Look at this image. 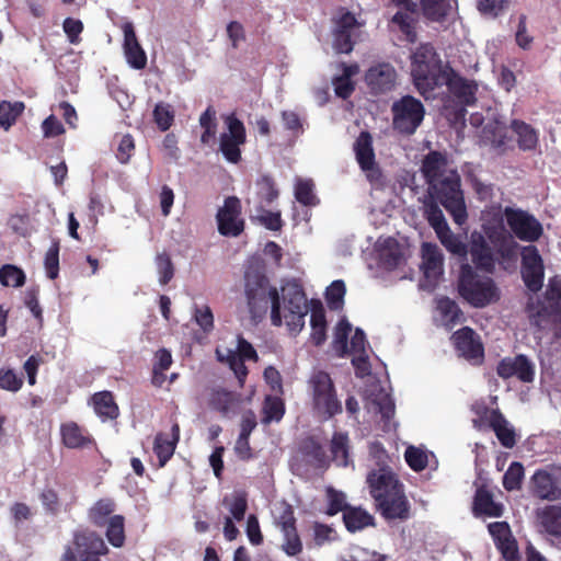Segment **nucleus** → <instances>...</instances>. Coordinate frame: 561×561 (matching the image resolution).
<instances>
[{"instance_id": "8fccbe9b", "label": "nucleus", "mask_w": 561, "mask_h": 561, "mask_svg": "<svg viewBox=\"0 0 561 561\" xmlns=\"http://www.w3.org/2000/svg\"><path fill=\"white\" fill-rule=\"evenodd\" d=\"M0 283L5 287H21L25 283V274L15 265L4 264L0 267Z\"/></svg>"}, {"instance_id": "c03bdc74", "label": "nucleus", "mask_w": 561, "mask_h": 561, "mask_svg": "<svg viewBox=\"0 0 561 561\" xmlns=\"http://www.w3.org/2000/svg\"><path fill=\"white\" fill-rule=\"evenodd\" d=\"M199 125L204 129L201 135V141L207 145L215 138L217 131L216 111L211 105L202 113Z\"/></svg>"}, {"instance_id": "9b49d317", "label": "nucleus", "mask_w": 561, "mask_h": 561, "mask_svg": "<svg viewBox=\"0 0 561 561\" xmlns=\"http://www.w3.org/2000/svg\"><path fill=\"white\" fill-rule=\"evenodd\" d=\"M227 131L219 137V151L224 158L233 164L241 161V146L247 142V130L243 122L236 114L226 116Z\"/></svg>"}, {"instance_id": "473e14b6", "label": "nucleus", "mask_w": 561, "mask_h": 561, "mask_svg": "<svg viewBox=\"0 0 561 561\" xmlns=\"http://www.w3.org/2000/svg\"><path fill=\"white\" fill-rule=\"evenodd\" d=\"M116 503L111 497L98 500L88 512V518L95 527H104L110 518L114 515Z\"/></svg>"}, {"instance_id": "4be33fe9", "label": "nucleus", "mask_w": 561, "mask_h": 561, "mask_svg": "<svg viewBox=\"0 0 561 561\" xmlns=\"http://www.w3.org/2000/svg\"><path fill=\"white\" fill-rule=\"evenodd\" d=\"M124 32V55L128 65L137 70H141L147 66V55L139 44L134 25L125 23L123 26Z\"/></svg>"}, {"instance_id": "09e8293b", "label": "nucleus", "mask_w": 561, "mask_h": 561, "mask_svg": "<svg viewBox=\"0 0 561 561\" xmlns=\"http://www.w3.org/2000/svg\"><path fill=\"white\" fill-rule=\"evenodd\" d=\"M263 422H279L285 414V404L283 400L278 397H266L263 407Z\"/></svg>"}, {"instance_id": "7c9ffc66", "label": "nucleus", "mask_w": 561, "mask_h": 561, "mask_svg": "<svg viewBox=\"0 0 561 561\" xmlns=\"http://www.w3.org/2000/svg\"><path fill=\"white\" fill-rule=\"evenodd\" d=\"M436 310L439 314L440 322L447 329L454 328L463 319V313L457 302L449 297H440L437 299Z\"/></svg>"}, {"instance_id": "c9c22d12", "label": "nucleus", "mask_w": 561, "mask_h": 561, "mask_svg": "<svg viewBox=\"0 0 561 561\" xmlns=\"http://www.w3.org/2000/svg\"><path fill=\"white\" fill-rule=\"evenodd\" d=\"M439 201L431 198V201L424 203V217L428 225L434 229L436 236L442 232H446L449 226L445 219L442 209L438 206Z\"/></svg>"}, {"instance_id": "aec40b11", "label": "nucleus", "mask_w": 561, "mask_h": 561, "mask_svg": "<svg viewBox=\"0 0 561 561\" xmlns=\"http://www.w3.org/2000/svg\"><path fill=\"white\" fill-rule=\"evenodd\" d=\"M241 403L242 398L240 393L225 388L211 389L208 397V407L218 412L222 417L236 415L240 410Z\"/></svg>"}, {"instance_id": "37998d69", "label": "nucleus", "mask_w": 561, "mask_h": 561, "mask_svg": "<svg viewBox=\"0 0 561 561\" xmlns=\"http://www.w3.org/2000/svg\"><path fill=\"white\" fill-rule=\"evenodd\" d=\"M222 504L228 507L231 518L241 522L248 510V499L244 491L236 492L231 497L225 496Z\"/></svg>"}, {"instance_id": "774afa93", "label": "nucleus", "mask_w": 561, "mask_h": 561, "mask_svg": "<svg viewBox=\"0 0 561 561\" xmlns=\"http://www.w3.org/2000/svg\"><path fill=\"white\" fill-rule=\"evenodd\" d=\"M388 556L379 553L375 550L357 547L353 550L350 559L344 561H387Z\"/></svg>"}, {"instance_id": "bb28decb", "label": "nucleus", "mask_w": 561, "mask_h": 561, "mask_svg": "<svg viewBox=\"0 0 561 561\" xmlns=\"http://www.w3.org/2000/svg\"><path fill=\"white\" fill-rule=\"evenodd\" d=\"M353 150L360 169L371 168L373 162L376 161V154L373 147V136L369 131L363 130L359 133L353 145Z\"/></svg>"}, {"instance_id": "393cba45", "label": "nucleus", "mask_w": 561, "mask_h": 561, "mask_svg": "<svg viewBox=\"0 0 561 561\" xmlns=\"http://www.w3.org/2000/svg\"><path fill=\"white\" fill-rule=\"evenodd\" d=\"M472 511L476 516L501 517L504 507L503 504L494 501L491 491L480 486L474 493Z\"/></svg>"}, {"instance_id": "a211bd4d", "label": "nucleus", "mask_w": 561, "mask_h": 561, "mask_svg": "<svg viewBox=\"0 0 561 561\" xmlns=\"http://www.w3.org/2000/svg\"><path fill=\"white\" fill-rule=\"evenodd\" d=\"M468 253L478 270L492 272L495 265L493 250L484 234L480 231H472L468 242Z\"/></svg>"}, {"instance_id": "69168bd1", "label": "nucleus", "mask_w": 561, "mask_h": 561, "mask_svg": "<svg viewBox=\"0 0 561 561\" xmlns=\"http://www.w3.org/2000/svg\"><path fill=\"white\" fill-rule=\"evenodd\" d=\"M275 524L280 529V531L297 527L295 511L290 504L286 502L282 503V511L279 515L275 518Z\"/></svg>"}, {"instance_id": "3c124183", "label": "nucleus", "mask_w": 561, "mask_h": 561, "mask_svg": "<svg viewBox=\"0 0 561 561\" xmlns=\"http://www.w3.org/2000/svg\"><path fill=\"white\" fill-rule=\"evenodd\" d=\"M327 500L328 507L325 514L328 516H334L350 507L351 505L346 502V495L342 491H337L332 486L327 488Z\"/></svg>"}, {"instance_id": "1a4fd4ad", "label": "nucleus", "mask_w": 561, "mask_h": 561, "mask_svg": "<svg viewBox=\"0 0 561 561\" xmlns=\"http://www.w3.org/2000/svg\"><path fill=\"white\" fill-rule=\"evenodd\" d=\"M283 300L285 304V321L291 331H299L305 324V317L308 313L307 297L301 284L290 280L282 287Z\"/></svg>"}, {"instance_id": "864d4df0", "label": "nucleus", "mask_w": 561, "mask_h": 561, "mask_svg": "<svg viewBox=\"0 0 561 561\" xmlns=\"http://www.w3.org/2000/svg\"><path fill=\"white\" fill-rule=\"evenodd\" d=\"M59 241L54 240L47 250L44 259L46 275L50 279H55L59 274Z\"/></svg>"}, {"instance_id": "4468645a", "label": "nucleus", "mask_w": 561, "mask_h": 561, "mask_svg": "<svg viewBox=\"0 0 561 561\" xmlns=\"http://www.w3.org/2000/svg\"><path fill=\"white\" fill-rule=\"evenodd\" d=\"M242 206L237 196H228L216 215L218 232L224 237H239L244 230Z\"/></svg>"}, {"instance_id": "338daca9", "label": "nucleus", "mask_w": 561, "mask_h": 561, "mask_svg": "<svg viewBox=\"0 0 561 561\" xmlns=\"http://www.w3.org/2000/svg\"><path fill=\"white\" fill-rule=\"evenodd\" d=\"M23 386V379L18 377L13 369H0V388L11 392L19 391Z\"/></svg>"}, {"instance_id": "0e129e2a", "label": "nucleus", "mask_w": 561, "mask_h": 561, "mask_svg": "<svg viewBox=\"0 0 561 561\" xmlns=\"http://www.w3.org/2000/svg\"><path fill=\"white\" fill-rule=\"evenodd\" d=\"M280 117L284 128L288 130L294 138L299 137L304 133V123L299 114L294 111H282Z\"/></svg>"}, {"instance_id": "f03ea898", "label": "nucleus", "mask_w": 561, "mask_h": 561, "mask_svg": "<svg viewBox=\"0 0 561 561\" xmlns=\"http://www.w3.org/2000/svg\"><path fill=\"white\" fill-rule=\"evenodd\" d=\"M412 77L417 91L425 98L436 88L446 84L448 98L468 106L477 103V81L460 76L453 68L443 69L440 66L416 60L412 68Z\"/></svg>"}, {"instance_id": "0eeeda50", "label": "nucleus", "mask_w": 561, "mask_h": 561, "mask_svg": "<svg viewBox=\"0 0 561 561\" xmlns=\"http://www.w3.org/2000/svg\"><path fill=\"white\" fill-rule=\"evenodd\" d=\"M311 389L313 409L325 419H331L342 413V403L337 398L336 390L331 376L323 371H314L309 381Z\"/></svg>"}, {"instance_id": "6e6d98bb", "label": "nucleus", "mask_w": 561, "mask_h": 561, "mask_svg": "<svg viewBox=\"0 0 561 561\" xmlns=\"http://www.w3.org/2000/svg\"><path fill=\"white\" fill-rule=\"evenodd\" d=\"M296 199L305 206H314L318 199L313 193V183L310 180H300L295 186Z\"/></svg>"}, {"instance_id": "7ed1b4c3", "label": "nucleus", "mask_w": 561, "mask_h": 561, "mask_svg": "<svg viewBox=\"0 0 561 561\" xmlns=\"http://www.w3.org/2000/svg\"><path fill=\"white\" fill-rule=\"evenodd\" d=\"M370 494L380 514L388 520H405L410 516V504L403 485L389 469L381 468L367 476Z\"/></svg>"}, {"instance_id": "a18cd8bd", "label": "nucleus", "mask_w": 561, "mask_h": 561, "mask_svg": "<svg viewBox=\"0 0 561 561\" xmlns=\"http://www.w3.org/2000/svg\"><path fill=\"white\" fill-rule=\"evenodd\" d=\"M283 543L282 551L288 557H297L302 552L304 546L301 538L298 534L297 527L282 530Z\"/></svg>"}, {"instance_id": "f257e3e1", "label": "nucleus", "mask_w": 561, "mask_h": 561, "mask_svg": "<svg viewBox=\"0 0 561 561\" xmlns=\"http://www.w3.org/2000/svg\"><path fill=\"white\" fill-rule=\"evenodd\" d=\"M421 173L431 198L449 213L455 224L462 226L468 219L461 179L456 169L449 168L446 152L431 150L422 159Z\"/></svg>"}, {"instance_id": "5fc2aeb1", "label": "nucleus", "mask_w": 561, "mask_h": 561, "mask_svg": "<svg viewBox=\"0 0 561 561\" xmlns=\"http://www.w3.org/2000/svg\"><path fill=\"white\" fill-rule=\"evenodd\" d=\"M404 459L409 467L415 472L424 470L428 463L426 453L415 446H409L405 449Z\"/></svg>"}, {"instance_id": "c85d7f7f", "label": "nucleus", "mask_w": 561, "mask_h": 561, "mask_svg": "<svg viewBox=\"0 0 561 561\" xmlns=\"http://www.w3.org/2000/svg\"><path fill=\"white\" fill-rule=\"evenodd\" d=\"M60 435L62 444L70 449L83 448L92 442L89 434L72 421L61 424Z\"/></svg>"}, {"instance_id": "b1692460", "label": "nucleus", "mask_w": 561, "mask_h": 561, "mask_svg": "<svg viewBox=\"0 0 561 561\" xmlns=\"http://www.w3.org/2000/svg\"><path fill=\"white\" fill-rule=\"evenodd\" d=\"M422 15L430 22L443 23L457 9V0H419Z\"/></svg>"}, {"instance_id": "39448f33", "label": "nucleus", "mask_w": 561, "mask_h": 561, "mask_svg": "<svg viewBox=\"0 0 561 561\" xmlns=\"http://www.w3.org/2000/svg\"><path fill=\"white\" fill-rule=\"evenodd\" d=\"M458 291L468 304L476 308H483L499 298L493 279L480 276L468 263H462L460 266Z\"/></svg>"}, {"instance_id": "423d86ee", "label": "nucleus", "mask_w": 561, "mask_h": 561, "mask_svg": "<svg viewBox=\"0 0 561 561\" xmlns=\"http://www.w3.org/2000/svg\"><path fill=\"white\" fill-rule=\"evenodd\" d=\"M108 553L104 539L90 528H79L72 533L71 541L65 546L61 561H88Z\"/></svg>"}, {"instance_id": "4d7b16f0", "label": "nucleus", "mask_w": 561, "mask_h": 561, "mask_svg": "<svg viewBox=\"0 0 561 561\" xmlns=\"http://www.w3.org/2000/svg\"><path fill=\"white\" fill-rule=\"evenodd\" d=\"M257 194L267 204H272L278 197L276 183L271 175H262L257 182Z\"/></svg>"}, {"instance_id": "cd10ccee", "label": "nucleus", "mask_w": 561, "mask_h": 561, "mask_svg": "<svg viewBox=\"0 0 561 561\" xmlns=\"http://www.w3.org/2000/svg\"><path fill=\"white\" fill-rule=\"evenodd\" d=\"M511 129L517 137L518 148L523 151H533L539 142V133L531 125L520 119L511 122Z\"/></svg>"}, {"instance_id": "6e6552de", "label": "nucleus", "mask_w": 561, "mask_h": 561, "mask_svg": "<svg viewBox=\"0 0 561 561\" xmlns=\"http://www.w3.org/2000/svg\"><path fill=\"white\" fill-rule=\"evenodd\" d=\"M392 126L398 133L411 136L425 117L424 104L412 95H403L391 105Z\"/></svg>"}, {"instance_id": "bf43d9fd", "label": "nucleus", "mask_w": 561, "mask_h": 561, "mask_svg": "<svg viewBox=\"0 0 561 561\" xmlns=\"http://www.w3.org/2000/svg\"><path fill=\"white\" fill-rule=\"evenodd\" d=\"M226 362L229 365L230 369L233 371L234 376L238 379L239 386L243 387L245 379L248 377L249 370L245 366V360L238 355V353H234V351L229 350Z\"/></svg>"}, {"instance_id": "20e7f679", "label": "nucleus", "mask_w": 561, "mask_h": 561, "mask_svg": "<svg viewBox=\"0 0 561 561\" xmlns=\"http://www.w3.org/2000/svg\"><path fill=\"white\" fill-rule=\"evenodd\" d=\"M244 293L249 311L253 318L262 317L267 312L271 304V321L280 327L283 317L280 312V297L277 288L270 286L264 267L251 264L244 271Z\"/></svg>"}, {"instance_id": "f704fd0d", "label": "nucleus", "mask_w": 561, "mask_h": 561, "mask_svg": "<svg viewBox=\"0 0 561 561\" xmlns=\"http://www.w3.org/2000/svg\"><path fill=\"white\" fill-rule=\"evenodd\" d=\"M95 413L103 420H115L119 415V409L111 391H100L92 396Z\"/></svg>"}, {"instance_id": "680f3d73", "label": "nucleus", "mask_w": 561, "mask_h": 561, "mask_svg": "<svg viewBox=\"0 0 561 561\" xmlns=\"http://www.w3.org/2000/svg\"><path fill=\"white\" fill-rule=\"evenodd\" d=\"M345 293L346 288L343 280L337 279L331 283L325 291V299L330 309H337L342 305Z\"/></svg>"}, {"instance_id": "f8f14e48", "label": "nucleus", "mask_w": 561, "mask_h": 561, "mask_svg": "<svg viewBox=\"0 0 561 561\" xmlns=\"http://www.w3.org/2000/svg\"><path fill=\"white\" fill-rule=\"evenodd\" d=\"M531 494L540 500L561 499V468L551 466L537 469L529 481Z\"/></svg>"}, {"instance_id": "e433bc0d", "label": "nucleus", "mask_w": 561, "mask_h": 561, "mask_svg": "<svg viewBox=\"0 0 561 561\" xmlns=\"http://www.w3.org/2000/svg\"><path fill=\"white\" fill-rule=\"evenodd\" d=\"M105 537L114 548H122L125 545V517L123 515H113L105 524Z\"/></svg>"}, {"instance_id": "5701e85b", "label": "nucleus", "mask_w": 561, "mask_h": 561, "mask_svg": "<svg viewBox=\"0 0 561 561\" xmlns=\"http://www.w3.org/2000/svg\"><path fill=\"white\" fill-rule=\"evenodd\" d=\"M180 440V425L174 422L171 433H158L153 442V451L159 460V467L162 468L173 456L176 445Z\"/></svg>"}, {"instance_id": "e2e57ef3", "label": "nucleus", "mask_w": 561, "mask_h": 561, "mask_svg": "<svg viewBox=\"0 0 561 561\" xmlns=\"http://www.w3.org/2000/svg\"><path fill=\"white\" fill-rule=\"evenodd\" d=\"M545 297L551 309L561 313V279L558 277L549 279Z\"/></svg>"}, {"instance_id": "412c9836", "label": "nucleus", "mask_w": 561, "mask_h": 561, "mask_svg": "<svg viewBox=\"0 0 561 561\" xmlns=\"http://www.w3.org/2000/svg\"><path fill=\"white\" fill-rule=\"evenodd\" d=\"M396 78V70L389 64L373 66L365 75V81L375 94L390 91L394 85Z\"/></svg>"}, {"instance_id": "49530a36", "label": "nucleus", "mask_w": 561, "mask_h": 561, "mask_svg": "<svg viewBox=\"0 0 561 561\" xmlns=\"http://www.w3.org/2000/svg\"><path fill=\"white\" fill-rule=\"evenodd\" d=\"M24 107L22 102L10 103L2 101L0 103V127L10 128L23 113Z\"/></svg>"}, {"instance_id": "603ef678", "label": "nucleus", "mask_w": 561, "mask_h": 561, "mask_svg": "<svg viewBox=\"0 0 561 561\" xmlns=\"http://www.w3.org/2000/svg\"><path fill=\"white\" fill-rule=\"evenodd\" d=\"M153 121L161 131H167L174 122V112L170 104L158 103L153 108Z\"/></svg>"}, {"instance_id": "9d476101", "label": "nucleus", "mask_w": 561, "mask_h": 561, "mask_svg": "<svg viewBox=\"0 0 561 561\" xmlns=\"http://www.w3.org/2000/svg\"><path fill=\"white\" fill-rule=\"evenodd\" d=\"M502 215L513 234L520 241L535 242L541 238L542 225L528 211L507 206L503 209Z\"/></svg>"}, {"instance_id": "2f4dec72", "label": "nucleus", "mask_w": 561, "mask_h": 561, "mask_svg": "<svg viewBox=\"0 0 561 561\" xmlns=\"http://www.w3.org/2000/svg\"><path fill=\"white\" fill-rule=\"evenodd\" d=\"M489 423L502 446L505 448H513L515 446V432L508 427L506 419L499 410L491 412Z\"/></svg>"}, {"instance_id": "2eb2a0df", "label": "nucleus", "mask_w": 561, "mask_h": 561, "mask_svg": "<svg viewBox=\"0 0 561 561\" xmlns=\"http://www.w3.org/2000/svg\"><path fill=\"white\" fill-rule=\"evenodd\" d=\"M457 352L473 365H480L484 359V347L480 336L469 327H463L453 334Z\"/></svg>"}, {"instance_id": "a878e982", "label": "nucleus", "mask_w": 561, "mask_h": 561, "mask_svg": "<svg viewBox=\"0 0 561 561\" xmlns=\"http://www.w3.org/2000/svg\"><path fill=\"white\" fill-rule=\"evenodd\" d=\"M343 523L347 531L355 534L375 526V517L360 506H350L344 511Z\"/></svg>"}, {"instance_id": "4c0bfd02", "label": "nucleus", "mask_w": 561, "mask_h": 561, "mask_svg": "<svg viewBox=\"0 0 561 561\" xmlns=\"http://www.w3.org/2000/svg\"><path fill=\"white\" fill-rule=\"evenodd\" d=\"M540 523L547 534L561 538V506L552 505L546 507L540 514Z\"/></svg>"}, {"instance_id": "13d9d810", "label": "nucleus", "mask_w": 561, "mask_h": 561, "mask_svg": "<svg viewBox=\"0 0 561 561\" xmlns=\"http://www.w3.org/2000/svg\"><path fill=\"white\" fill-rule=\"evenodd\" d=\"M156 264L161 285H167L174 276V265L171 256L167 252L159 253L156 256Z\"/></svg>"}, {"instance_id": "79ce46f5", "label": "nucleus", "mask_w": 561, "mask_h": 561, "mask_svg": "<svg viewBox=\"0 0 561 561\" xmlns=\"http://www.w3.org/2000/svg\"><path fill=\"white\" fill-rule=\"evenodd\" d=\"M348 437L343 433H334L331 440V454L333 460L342 467L348 465Z\"/></svg>"}, {"instance_id": "58836bf2", "label": "nucleus", "mask_w": 561, "mask_h": 561, "mask_svg": "<svg viewBox=\"0 0 561 561\" xmlns=\"http://www.w3.org/2000/svg\"><path fill=\"white\" fill-rule=\"evenodd\" d=\"M437 238L448 252L467 263L468 244L462 241L460 236L453 233L449 228L446 230V232L444 231L438 234Z\"/></svg>"}, {"instance_id": "f3484780", "label": "nucleus", "mask_w": 561, "mask_h": 561, "mask_svg": "<svg viewBox=\"0 0 561 561\" xmlns=\"http://www.w3.org/2000/svg\"><path fill=\"white\" fill-rule=\"evenodd\" d=\"M496 374L502 379L516 377L522 382H531L535 378V366L524 354L502 358L496 366Z\"/></svg>"}, {"instance_id": "052dcab7", "label": "nucleus", "mask_w": 561, "mask_h": 561, "mask_svg": "<svg viewBox=\"0 0 561 561\" xmlns=\"http://www.w3.org/2000/svg\"><path fill=\"white\" fill-rule=\"evenodd\" d=\"M351 331L352 325L345 319L340 320L336 324L333 344L335 350L340 351L341 356H343L347 351V341Z\"/></svg>"}, {"instance_id": "a19ab883", "label": "nucleus", "mask_w": 561, "mask_h": 561, "mask_svg": "<svg viewBox=\"0 0 561 561\" xmlns=\"http://www.w3.org/2000/svg\"><path fill=\"white\" fill-rule=\"evenodd\" d=\"M468 105H463L451 98L444 100L443 114L450 125H463L466 122Z\"/></svg>"}, {"instance_id": "6ab92c4d", "label": "nucleus", "mask_w": 561, "mask_h": 561, "mask_svg": "<svg viewBox=\"0 0 561 561\" xmlns=\"http://www.w3.org/2000/svg\"><path fill=\"white\" fill-rule=\"evenodd\" d=\"M359 27L355 15L346 11L336 21L333 31V48L339 54H350L354 48L352 35Z\"/></svg>"}, {"instance_id": "de8ad7c7", "label": "nucleus", "mask_w": 561, "mask_h": 561, "mask_svg": "<svg viewBox=\"0 0 561 561\" xmlns=\"http://www.w3.org/2000/svg\"><path fill=\"white\" fill-rule=\"evenodd\" d=\"M524 474V466L518 461H513L503 476L504 489L508 492L519 490L522 488Z\"/></svg>"}, {"instance_id": "72a5a7b5", "label": "nucleus", "mask_w": 561, "mask_h": 561, "mask_svg": "<svg viewBox=\"0 0 561 561\" xmlns=\"http://www.w3.org/2000/svg\"><path fill=\"white\" fill-rule=\"evenodd\" d=\"M310 324L312 343L320 346L327 339V319L323 306L319 300H312Z\"/></svg>"}, {"instance_id": "c756f323", "label": "nucleus", "mask_w": 561, "mask_h": 561, "mask_svg": "<svg viewBox=\"0 0 561 561\" xmlns=\"http://www.w3.org/2000/svg\"><path fill=\"white\" fill-rule=\"evenodd\" d=\"M422 257V267L426 277H437L443 274L444 256L436 244L423 243Z\"/></svg>"}, {"instance_id": "ea45409f", "label": "nucleus", "mask_w": 561, "mask_h": 561, "mask_svg": "<svg viewBox=\"0 0 561 561\" xmlns=\"http://www.w3.org/2000/svg\"><path fill=\"white\" fill-rule=\"evenodd\" d=\"M410 14H412V12L407 10L398 11L391 18V23L398 26L399 31L405 36L407 41L414 43L416 41V21Z\"/></svg>"}, {"instance_id": "dca6fc26", "label": "nucleus", "mask_w": 561, "mask_h": 561, "mask_svg": "<svg viewBox=\"0 0 561 561\" xmlns=\"http://www.w3.org/2000/svg\"><path fill=\"white\" fill-rule=\"evenodd\" d=\"M496 210L497 226L483 225V234L494 245L496 253L504 260L515 256L517 243L503 226L502 206L493 207Z\"/></svg>"}, {"instance_id": "ddd939ff", "label": "nucleus", "mask_w": 561, "mask_h": 561, "mask_svg": "<svg viewBox=\"0 0 561 561\" xmlns=\"http://www.w3.org/2000/svg\"><path fill=\"white\" fill-rule=\"evenodd\" d=\"M520 274L525 286L531 293H538L543 286V260L536 245L529 244L522 249Z\"/></svg>"}]
</instances>
